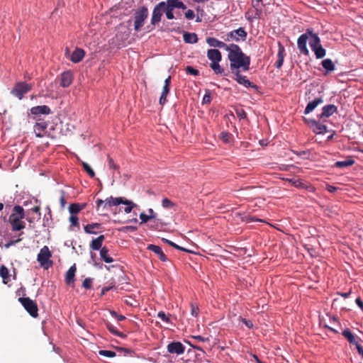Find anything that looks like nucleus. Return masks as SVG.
<instances>
[{"instance_id": "f257e3e1", "label": "nucleus", "mask_w": 363, "mask_h": 363, "mask_svg": "<svg viewBox=\"0 0 363 363\" xmlns=\"http://www.w3.org/2000/svg\"><path fill=\"white\" fill-rule=\"evenodd\" d=\"M228 59L230 61L231 72H235L238 69L242 71L250 69V57L246 55L238 45L228 53Z\"/></svg>"}, {"instance_id": "f03ea898", "label": "nucleus", "mask_w": 363, "mask_h": 363, "mask_svg": "<svg viewBox=\"0 0 363 363\" xmlns=\"http://www.w3.org/2000/svg\"><path fill=\"white\" fill-rule=\"evenodd\" d=\"M97 211H106L110 210L112 206H117L120 204H124L126 206L124 208V211L129 213L132 211L133 208L136 206V204L132 201L128 200L123 197H113L110 196L105 199H98L96 201Z\"/></svg>"}, {"instance_id": "7ed1b4c3", "label": "nucleus", "mask_w": 363, "mask_h": 363, "mask_svg": "<svg viewBox=\"0 0 363 363\" xmlns=\"http://www.w3.org/2000/svg\"><path fill=\"white\" fill-rule=\"evenodd\" d=\"M25 218V211L21 206L16 205L13 208V213L9 218V222L11 225L12 231H21L26 227V223L23 220Z\"/></svg>"}, {"instance_id": "20e7f679", "label": "nucleus", "mask_w": 363, "mask_h": 363, "mask_svg": "<svg viewBox=\"0 0 363 363\" xmlns=\"http://www.w3.org/2000/svg\"><path fill=\"white\" fill-rule=\"evenodd\" d=\"M149 15L148 9L143 6L138 9L134 13V30L139 31L144 26Z\"/></svg>"}, {"instance_id": "39448f33", "label": "nucleus", "mask_w": 363, "mask_h": 363, "mask_svg": "<svg viewBox=\"0 0 363 363\" xmlns=\"http://www.w3.org/2000/svg\"><path fill=\"white\" fill-rule=\"evenodd\" d=\"M18 301L22 304L26 311L33 318L38 315V308L37 303L28 297H21L18 298Z\"/></svg>"}, {"instance_id": "423d86ee", "label": "nucleus", "mask_w": 363, "mask_h": 363, "mask_svg": "<svg viewBox=\"0 0 363 363\" xmlns=\"http://www.w3.org/2000/svg\"><path fill=\"white\" fill-rule=\"evenodd\" d=\"M51 256L52 255L49 248L47 246H44L38 255L37 259L42 267L48 269L52 263L50 259Z\"/></svg>"}, {"instance_id": "0eeeda50", "label": "nucleus", "mask_w": 363, "mask_h": 363, "mask_svg": "<svg viewBox=\"0 0 363 363\" xmlns=\"http://www.w3.org/2000/svg\"><path fill=\"white\" fill-rule=\"evenodd\" d=\"M51 113V109L46 105L33 106L30 109V117L35 121H40V116L49 115Z\"/></svg>"}, {"instance_id": "6e6552de", "label": "nucleus", "mask_w": 363, "mask_h": 363, "mask_svg": "<svg viewBox=\"0 0 363 363\" xmlns=\"http://www.w3.org/2000/svg\"><path fill=\"white\" fill-rule=\"evenodd\" d=\"M247 35V33L245 28L240 27L236 30H233L226 34V41L235 40L238 42L240 40H245Z\"/></svg>"}, {"instance_id": "1a4fd4ad", "label": "nucleus", "mask_w": 363, "mask_h": 363, "mask_svg": "<svg viewBox=\"0 0 363 363\" xmlns=\"http://www.w3.org/2000/svg\"><path fill=\"white\" fill-rule=\"evenodd\" d=\"M165 7L166 2L164 1L160 2L154 7L151 17V24L152 26H155L160 22Z\"/></svg>"}, {"instance_id": "9d476101", "label": "nucleus", "mask_w": 363, "mask_h": 363, "mask_svg": "<svg viewBox=\"0 0 363 363\" xmlns=\"http://www.w3.org/2000/svg\"><path fill=\"white\" fill-rule=\"evenodd\" d=\"M32 89V86L26 82H18L11 91V94L21 99L24 94Z\"/></svg>"}, {"instance_id": "9b49d317", "label": "nucleus", "mask_w": 363, "mask_h": 363, "mask_svg": "<svg viewBox=\"0 0 363 363\" xmlns=\"http://www.w3.org/2000/svg\"><path fill=\"white\" fill-rule=\"evenodd\" d=\"M305 123L313 130L315 134H323L327 131V126L318 121L312 119L303 118Z\"/></svg>"}, {"instance_id": "f8f14e48", "label": "nucleus", "mask_w": 363, "mask_h": 363, "mask_svg": "<svg viewBox=\"0 0 363 363\" xmlns=\"http://www.w3.org/2000/svg\"><path fill=\"white\" fill-rule=\"evenodd\" d=\"M235 76L233 79L240 84L245 87H250L255 90L258 89V86L254 83L251 82L245 76L240 74V70L238 69L235 72H231Z\"/></svg>"}, {"instance_id": "ddd939ff", "label": "nucleus", "mask_w": 363, "mask_h": 363, "mask_svg": "<svg viewBox=\"0 0 363 363\" xmlns=\"http://www.w3.org/2000/svg\"><path fill=\"white\" fill-rule=\"evenodd\" d=\"M168 352L177 355L182 354L185 351V347L180 342H172L167 347Z\"/></svg>"}, {"instance_id": "4468645a", "label": "nucleus", "mask_w": 363, "mask_h": 363, "mask_svg": "<svg viewBox=\"0 0 363 363\" xmlns=\"http://www.w3.org/2000/svg\"><path fill=\"white\" fill-rule=\"evenodd\" d=\"M308 40V33L306 32V33L301 35L298 37V40H297L298 48L300 52L305 55H309V51L306 46Z\"/></svg>"}, {"instance_id": "2eb2a0df", "label": "nucleus", "mask_w": 363, "mask_h": 363, "mask_svg": "<svg viewBox=\"0 0 363 363\" xmlns=\"http://www.w3.org/2000/svg\"><path fill=\"white\" fill-rule=\"evenodd\" d=\"M170 85H171V76H169L165 80L164 83V86L162 88V91L159 99V104L160 105H164L167 101V97L170 91Z\"/></svg>"}, {"instance_id": "dca6fc26", "label": "nucleus", "mask_w": 363, "mask_h": 363, "mask_svg": "<svg viewBox=\"0 0 363 363\" xmlns=\"http://www.w3.org/2000/svg\"><path fill=\"white\" fill-rule=\"evenodd\" d=\"M337 111V108L333 104H328L323 107L322 113L318 116L319 119L329 118Z\"/></svg>"}, {"instance_id": "f3484780", "label": "nucleus", "mask_w": 363, "mask_h": 363, "mask_svg": "<svg viewBox=\"0 0 363 363\" xmlns=\"http://www.w3.org/2000/svg\"><path fill=\"white\" fill-rule=\"evenodd\" d=\"M48 123L46 121H36L34 125V132L37 138H43L44 136V132L48 128Z\"/></svg>"}, {"instance_id": "a211bd4d", "label": "nucleus", "mask_w": 363, "mask_h": 363, "mask_svg": "<svg viewBox=\"0 0 363 363\" xmlns=\"http://www.w3.org/2000/svg\"><path fill=\"white\" fill-rule=\"evenodd\" d=\"M60 86L62 87H68L71 85L73 81V76L71 72H64L61 74L60 77Z\"/></svg>"}, {"instance_id": "6ab92c4d", "label": "nucleus", "mask_w": 363, "mask_h": 363, "mask_svg": "<svg viewBox=\"0 0 363 363\" xmlns=\"http://www.w3.org/2000/svg\"><path fill=\"white\" fill-rule=\"evenodd\" d=\"M307 33L309 38V45L313 49L320 45V39L317 34L314 33L311 29H307Z\"/></svg>"}, {"instance_id": "aec40b11", "label": "nucleus", "mask_w": 363, "mask_h": 363, "mask_svg": "<svg viewBox=\"0 0 363 363\" xmlns=\"http://www.w3.org/2000/svg\"><path fill=\"white\" fill-rule=\"evenodd\" d=\"M284 57H285V48H284V45L280 42H278V52H277L278 59L275 63V67L277 69H280L281 67V66L283 65Z\"/></svg>"}, {"instance_id": "412c9836", "label": "nucleus", "mask_w": 363, "mask_h": 363, "mask_svg": "<svg viewBox=\"0 0 363 363\" xmlns=\"http://www.w3.org/2000/svg\"><path fill=\"white\" fill-rule=\"evenodd\" d=\"M323 103V99L322 96L315 98L314 100L310 101L306 106L304 113L308 114L312 112L318 106Z\"/></svg>"}, {"instance_id": "4be33fe9", "label": "nucleus", "mask_w": 363, "mask_h": 363, "mask_svg": "<svg viewBox=\"0 0 363 363\" xmlns=\"http://www.w3.org/2000/svg\"><path fill=\"white\" fill-rule=\"evenodd\" d=\"M207 57L208 59L213 62H220L222 60V55L220 52L217 49H209L207 51Z\"/></svg>"}, {"instance_id": "5701e85b", "label": "nucleus", "mask_w": 363, "mask_h": 363, "mask_svg": "<svg viewBox=\"0 0 363 363\" xmlns=\"http://www.w3.org/2000/svg\"><path fill=\"white\" fill-rule=\"evenodd\" d=\"M147 249L154 252L158 256L159 259L162 262H167L168 260L167 257H166V255H164L162 248L160 246L155 245H149L147 247Z\"/></svg>"}, {"instance_id": "b1692460", "label": "nucleus", "mask_w": 363, "mask_h": 363, "mask_svg": "<svg viewBox=\"0 0 363 363\" xmlns=\"http://www.w3.org/2000/svg\"><path fill=\"white\" fill-rule=\"evenodd\" d=\"M104 240L105 236L104 235H101L96 238L93 239L89 245L90 248L94 251L101 250Z\"/></svg>"}, {"instance_id": "393cba45", "label": "nucleus", "mask_w": 363, "mask_h": 363, "mask_svg": "<svg viewBox=\"0 0 363 363\" xmlns=\"http://www.w3.org/2000/svg\"><path fill=\"white\" fill-rule=\"evenodd\" d=\"M76 271H77V268H76V265L74 264L66 272L65 283L67 285H71V284L73 285L74 284Z\"/></svg>"}, {"instance_id": "a878e982", "label": "nucleus", "mask_w": 363, "mask_h": 363, "mask_svg": "<svg viewBox=\"0 0 363 363\" xmlns=\"http://www.w3.org/2000/svg\"><path fill=\"white\" fill-rule=\"evenodd\" d=\"M85 55V52L83 49L77 48L72 52L70 60L74 63H78L82 60Z\"/></svg>"}, {"instance_id": "bb28decb", "label": "nucleus", "mask_w": 363, "mask_h": 363, "mask_svg": "<svg viewBox=\"0 0 363 363\" xmlns=\"http://www.w3.org/2000/svg\"><path fill=\"white\" fill-rule=\"evenodd\" d=\"M354 160L352 157H348L344 161H337L335 163L334 167L337 168H344L353 165Z\"/></svg>"}, {"instance_id": "cd10ccee", "label": "nucleus", "mask_w": 363, "mask_h": 363, "mask_svg": "<svg viewBox=\"0 0 363 363\" xmlns=\"http://www.w3.org/2000/svg\"><path fill=\"white\" fill-rule=\"evenodd\" d=\"M184 41L186 43H196L198 42L197 35L194 33L186 32L183 35Z\"/></svg>"}, {"instance_id": "c85d7f7f", "label": "nucleus", "mask_w": 363, "mask_h": 363, "mask_svg": "<svg viewBox=\"0 0 363 363\" xmlns=\"http://www.w3.org/2000/svg\"><path fill=\"white\" fill-rule=\"evenodd\" d=\"M101 227V224L98 223H90L84 225V230L86 233L88 234H97V232L94 230H99Z\"/></svg>"}, {"instance_id": "c756f323", "label": "nucleus", "mask_w": 363, "mask_h": 363, "mask_svg": "<svg viewBox=\"0 0 363 363\" xmlns=\"http://www.w3.org/2000/svg\"><path fill=\"white\" fill-rule=\"evenodd\" d=\"M105 325H106V328L108 330V331L110 333H111L112 334H113V335H115L116 336L121 337L122 338L126 337V335H125L124 333L118 331L116 328V327L113 324H111L110 322L106 321L105 322Z\"/></svg>"}, {"instance_id": "7c9ffc66", "label": "nucleus", "mask_w": 363, "mask_h": 363, "mask_svg": "<svg viewBox=\"0 0 363 363\" xmlns=\"http://www.w3.org/2000/svg\"><path fill=\"white\" fill-rule=\"evenodd\" d=\"M342 335L348 340L350 344L355 345L358 344L356 341L354 334L350 331L349 328H345L342 333Z\"/></svg>"}, {"instance_id": "2f4dec72", "label": "nucleus", "mask_w": 363, "mask_h": 363, "mask_svg": "<svg viewBox=\"0 0 363 363\" xmlns=\"http://www.w3.org/2000/svg\"><path fill=\"white\" fill-rule=\"evenodd\" d=\"M100 257L106 263H111L113 262V259L108 255V250L106 247H103L100 250Z\"/></svg>"}, {"instance_id": "473e14b6", "label": "nucleus", "mask_w": 363, "mask_h": 363, "mask_svg": "<svg viewBox=\"0 0 363 363\" xmlns=\"http://www.w3.org/2000/svg\"><path fill=\"white\" fill-rule=\"evenodd\" d=\"M0 276L3 279L4 284H7L10 281L9 269L4 265L0 267Z\"/></svg>"}, {"instance_id": "72a5a7b5", "label": "nucleus", "mask_w": 363, "mask_h": 363, "mask_svg": "<svg viewBox=\"0 0 363 363\" xmlns=\"http://www.w3.org/2000/svg\"><path fill=\"white\" fill-rule=\"evenodd\" d=\"M321 65L327 72H333L335 69V64L330 59L323 60Z\"/></svg>"}, {"instance_id": "f704fd0d", "label": "nucleus", "mask_w": 363, "mask_h": 363, "mask_svg": "<svg viewBox=\"0 0 363 363\" xmlns=\"http://www.w3.org/2000/svg\"><path fill=\"white\" fill-rule=\"evenodd\" d=\"M85 207V204L80 205L79 203H72L69 206V211L71 215L78 213Z\"/></svg>"}, {"instance_id": "c9c22d12", "label": "nucleus", "mask_w": 363, "mask_h": 363, "mask_svg": "<svg viewBox=\"0 0 363 363\" xmlns=\"http://www.w3.org/2000/svg\"><path fill=\"white\" fill-rule=\"evenodd\" d=\"M252 6L255 9V14L259 16L262 11V0H252Z\"/></svg>"}, {"instance_id": "e433bc0d", "label": "nucleus", "mask_w": 363, "mask_h": 363, "mask_svg": "<svg viewBox=\"0 0 363 363\" xmlns=\"http://www.w3.org/2000/svg\"><path fill=\"white\" fill-rule=\"evenodd\" d=\"M312 50L314 52L317 59H321L324 57L326 53L325 50L323 48L321 45L312 49Z\"/></svg>"}, {"instance_id": "4c0bfd02", "label": "nucleus", "mask_w": 363, "mask_h": 363, "mask_svg": "<svg viewBox=\"0 0 363 363\" xmlns=\"http://www.w3.org/2000/svg\"><path fill=\"white\" fill-rule=\"evenodd\" d=\"M219 62H211L210 67L213 70L215 74H223L224 73V69L220 66Z\"/></svg>"}, {"instance_id": "58836bf2", "label": "nucleus", "mask_w": 363, "mask_h": 363, "mask_svg": "<svg viewBox=\"0 0 363 363\" xmlns=\"http://www.w3.org/2000/svg\"><path fill=\"white\" fill-rule=\"evenodd\" d=\"M206 42L211 47L220 48L223 41H220L216 38L209 37L206 39Z\"/></svg>"}, {"instance_id": "ea45409f", "label": "nucleus", "mask_w": 363, "mask_h": 363, "mask_svg": "<svg viewBox=\"0 0 363 363\" xmlns=\"http://www.w3.org/2000/svg\"><path fill=\"white\" fill-rule=\"evenodd\" d=\"M81 164L84 168V169L86 171V172L89 174V176L91 178H94L95 177V172L92 169V168L89 166V164H87L85 162L82 161Z\"/></svg>"}, {"instance_id": "a19ab883", "label": "nucleus", "mask_w": 363, "mask_h": 363, "mask_svg": "<svg viewBox=\"0 0 363 363\" xmlns=\"http://www.w3.org/2000/svg\"><path fill=\"white\" fill-rule=\"evenodd\" d=\"M99 354L108 358H112L116 356V353L111 350H101L99 351Z\"/></svg>"}, {"instance_id": "79ce46f5", "label": "nucleus", "mask_w": 363, "mask_h": 363, "mask_svg": "<svg viewBox=\"0 0 363 363\" xmlns=\"http://www.w3.org/2000/svg\"><path fill=\"white\" fill-rule=\"evenodd\" d=\"M162 240L164 242L169 245L170 246L173 247L174 248H175L177 250H179L181 251H184V252H188V250L186 249L181 247V246H179L178 245H177L176 243L172 242L171 240H167L166 238H162Z\"/></svg>"}, {"instance_id": "37998d69", "label": "nucleus", "mask_w": 363, "mask_h": 363, "mask_svg": "<svg viewBox=\"0 0 363 363\" xmlns=\"http://www.w3.org/2000/svg\"><path fill=\"white\" fill-rule=\"evenodd\" d=\"M173 10H174L173 7H170L169 6L166 4V7H165L164 11H165L166 17L167 19L172 20V19L174 18Z\"/></svg>"}, {"instance_id": "c03bdc74", "label": "nucleus", "mask_w": 363, "mask_h": 363, "mask_svg": "<svg viewBox=\"0 0 363 363\" xmlns=\"http://www.w3.org/2000/svg\"><path fill=\"white\" fill-rule=\"evenodd\" d=\"M24 233L23 231H21L19 235H18V238L16 239V240H10L9 242H8L7 243H6L4 245V247L6 248H9L12 245H16V243L18 242H20L21 240H22V238H21V236Z\"/></svg>"}, {"instance_id": "a18cd8bd", "label": "nucleus", "mask_w": 363, "mask_h": 363, "mask_svg": "<svg viewBox=\"0 0 363 363\" xmlns=\"http://www.w3.org/2000/svg\"><path fill=\"white\" fill-rule=\"evenodd\" d=\"M162 206L164 208H171L174 206V203L167 198H164L162 201Z\"/></svg>"}, {"instance_id": "49530a36", "label": "nucleus", "mask_w": 363, "mask_h": 363, "mask_svg": "<svg viewBox=\"0 0 363 363\" xmlns=\"http://www.w3.org/2000/svg\"><path fill=\"white\" fill-rule=\"evenodd\" d=\"M235 45H236V44H234V43L228 45L225 43L222 42L219 48L224 49L226 51H228L229 53L235 48Z\"/></svg>"}, {"instance_id": "de8ad7c7", "label": "nucleus", "mask_w": 363, "mask_h": 363, "mask_svg": "<svg viewBox=\"0 0 363 363\" xmlns=\"http://www.w3.org/2000/svg\"><path fill=\"white\" fill-rule=\"evenodd\" d=\"M185 71L187 74H191V75H194V76H197L199 75V72L198 69L194 68L193 67L191 66H187L186 68H185Z\"/></svg>"}, {"instance_id": "09e8293b", "label": "nucleus", "mask_w": 363, "mask_h": 363, "mask_svg": "<svg viewBox=\"0 0 363 363\" xmlns=\"http://www.w3.org/2000/svg\"><path fill=\"white\" fill-rule=\"evenodd\" d=\"M235 113L240 119L247 118V113L243 108H237L235 110Z\"/></svg>"}, {"instance_id": "8fccbe9b", "label": "nucleus", "mask_w": 363, "mask_h": 363, "mask_svg": "<svg viewBox=\"0 0 363 363\" xmlns=\"http://www.w3.org/2000/svg\"><path fill=\"white\" fill-rule=\"evenodd\" d=\"M93 280L91 278H86L82 282V286L86 289H89L92 286Z\"/></svg>"}, {"instance_id": "3c124183", "label": "nucleus", "mask_w": 363, "mask_h": 363, "mask_svg": "<svg viewBox=\"0 0 363 363\" xmlns=\"http://www.w3.org/2000/svg\"><path fill=\"white\" fill-rule=\"evenodd\" d=\"M184 16L187 20H193L195 18V13L194 11L191 9H188L184 13Z\"/></svg>"}, {"instance_id": "603ef678", "label": "nucleus", "mask_w": 363, "mask_h": 363, "mask_svg": "<svg viewBox=\"0 0 363 363\" xmlns=\"http://www.w3.org/2000/svg\"><path fill=\"white\" fill-rule=\"evenodd\" d=\"M69 221L73 226L79 227V219L77 216L75 215H71L69 216Z\"/></svg>"}, {"instance_id": "864d4df0", "label": "nucleus", "mask_w": 363, "mask_h": 363, "mask_svg": "<svg viewBox=\"0 0 363 363\" xmlns=\"http://www.w3.org/2000/svg\"><path fill=\"white\" fill-rule=\"evenodd\" d=\"M157 317L166 323L170 322V320H169L168 315H167L164 311H160L157 313Z\"/></svg>"}, {"instance_id": "5fc2aeb1", "label": "nucleus", "mask_w": 363, "mask_h": 363, "mask_svg": "<svg viewBox=\"0 0 363 363\" xmlns=\"http://www.w3.org/2000/svg\"><path fill=\"white\" fill-rule=\"evenodd\" d=\"M230 137H231V134H230V133H229L228 132H225V131H223V132H222V133H220V138H221V139H222L224 142H225V143H228V142H229V140H230Z\"/></svg>"}, {"instance_id": "6e6d98bb", "label": "nucleus", "mask_w": 363, "mask_h": 363, "mask_svg": "<svg viewBox=\"0 0 363 363\" xmlns=\"http://www.w3.org/2000/svg\"><path fill=\"white\" fill-rule=\"evenodd\" d=\"M172 7H173L174 9H181L182 10L186 9V6L182 1H180L179 0Z\"/></svg>"}, {"instance_id": "4d7b16f0", "label": "nucleus", "mask_w": 363, "mask_h": 363, "mask_svg": "<svg viewBox=\"0 0 363 363\" xmlns=\"http://www.w3.org/2000/svg\"><path fill=\"white\" fill-rule=\"evenodd\" d=\"M172 7H173L174 9H181L182 10L186 9V6L182 1H180L179 0Z\"/></svg>"}, {"instance_id": "13d9d810", "label": "nucleus", "mask_w": 363, "mask_h": 363, "mask_svg": "<svg viewBox=\"0 0 363 363\" xmlns=\"http://www.w3.org/2000/svg\"><path fill=\"white\" fill-rule=\"evenodd\" d=\"M172 7H173L174 9H181L182 10L186 9V6L182 1H180L179 0Z\"/></svg>"}, {"instance_id": "bf43d9fd", "label": "nucleus", "mask_w": 363, "mask_h": 363, "mask_svg": "<svg viewBox=\"0 0 363 363\" xmlns=\"http://www.w3.org/2000/svg\"><path fill=\"white\" fill-rule=\"evenodd\" d=\"M111 314L113 317L116 318L118 321H122L125 319V317L123 315H118L117 313L114 311H111Z\"/></svg>"}, {"instance_id": "052dcab7", "label": "nucleus", "mask_w": 363, "mask_h": 363, "mask_svg": "<svg viewBox=\"0 0 363 363\" xmlns=\"http://www.w3.org/2000/svg\"><path fill=\"white\" fill-rule=\"evenodd\" d=\"M140 218L141 220V223H145L151 219L149 216L146 215L145 213H141L140 214Z\"/></svg>"}, {"instance_id": "680f3d73", "label": "nucleus", "mask_w": 363, "mask_h": 363, "mask_svg": "<svg viewBox=\"0 0 363 363\" xmlns=\"http://www.w3.org/2000/svg\"><path fill=\"white\" fill-rule=\"evenodd\" d=\"M108 166L110 168L115 169H118V166L116 164H115L113 160L111 157H110L109 156L108 157Z\"/></svg>"}, {"instance_id": "e2e57ef3", "label": "nucleus", "mask_w": 363, "mask_h": 363, "mask_svg": "<svg viewBox=\"0 0 363 363\" xmlns=\"http://www.w3.org/2000/svg\"><path fill=\"white\" fill-rule=\"evenodd\" d=\"M191 313L193 316L196 317L199 314V308L191 305Z\"/></svg>"}, {"instance_id": "0e129e2a", "label": "nucleus", "mask_w": 363, "mask_h": 363, "mask_svg": "<svg viewBox=\"0 0 363 363\" xmlns=\"http://www.w3.org/2000/svg\"><path fill=\"white\" fill-rule=\"evenodd\" d=\"M246 220L248 222H254V221L262 222V219L256 218L255 216H247Z\"/></svg>"}, {"instance_id": "69168bd1", "label": "nucleus", "mask_w": 363, "mask_h": 363, "mask_svg": "<svg viewBox=\"0 0 363 363\" xmlns=\"http://www.w3.org/2000/svg\"><path fill=\"white\" fill-rule=\"evenodd\" d=\"M211 95L210 94H205L203 98V104H209L211 102Z\"/></svg>"}, {"instance_id": "338daca9", "label": "nucleus", "mask_w": 363, "mask_h": 363, "mask_svg": "<svg viewBox=\"0 0 363 363\" xmlns=\"http://www.w3.org/2000/svg\"><path fill=\"white\" fill-rule=\"evenodd\" d=\"M326 189L329 192L333 193V192L336 191L338 189V188L336 186H332V185H327Z\"/></svg>"}, {"instance_id": "774afa93", "label": "nucleus", "mask_w": 363, "mask_h": 363, "mask_svg": "<svg viewBox=\"0 0 363 363\" xmlns=\"http://www.w3.org/2000/svg\"><path fill=\"white\" fill-rule=\"evenodd\" d=\"M357 350L358 353L361 355L362 358L363 359V347L359 344H357Z\"/></svg>"}]
</instances>
